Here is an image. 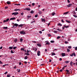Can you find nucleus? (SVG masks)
Wrapping results in <instances>:
<instances>
[{
    "label": "nucleus",
    "mask_w": 77,
    "mask_h": 77,
    "mask_svg": "<svg viewBox=\"0 0 77 77\" xmlns=\"http://www.w3.org/2000/svg\"><path fill=\"white\" fill-rule=\"evenodd\" d=\"M20 34H22L23 35H26V32H24V31H20Z\"/></svg>",
    "instance_id": "f257e3e1"
},
{
    "label": "nucleus",
    "mask_w": 77,
    "mask_h": 77,
    "mask_svg": "<svg viewBox=\"0 0 77 77\" xmlns=\"http://www.w3.org/2000/svg\"><path fill=\"white\" fill-rule=\"evenodd\" d=\"M7 77H11V75H8L7 76Z\"/></svg>",
    "instance_id": "c9c22d12"
},
{
    "label": "nucleus",
    "mask_w": 77,
    "mask_h": 77,
    "mask_svg": "<svg viewBox=\"0 0 77 77\" xmlns=\"http://www.w3.org/2000/svg\"><path fill=\"white\" fill-rule=\"evenodd\" d=\"M71 6H72V4H69V5H67L66 6L68 7V8H70Z\"/></svg>",
    "instance_id": "20e7f679"
},
{
    "label": "nucleus",
    "mask_w": 77,
    "mask_h": 77,
    "mask_svg": "<svg viewBox=\"0 0 77 77\" xmlns=\"http://www.w3.org/2000/svg\"><path fill=\"white\" fill-rule=\"evenodd\" d=\"M14 5H17V6H18V5L19 6H20V4H15Z\"/></svg>",
    "instance_id": "cd10ccee"
},
{
    "label": "nucleus",
    "mask_w": 77,
    "mask_h": 77,
    "mask_svg": "<svg viewBox=\"0 0 77 77\" xmlns=\"http://www.w3.org/2000/svg\"><path fill=\"white\" fill-rule=\"evenodd\" d=\"M32 6H35V3H32Z\"/></svg>",
    "instance_id": "3c124183"
},
{
    "label": "nucleus",
    "mask_w": 77,
    "mask_h": 77,
    "mask_svg": "<svg viewBox=\"0 0 77 77\" xmlns=\"http://www.w3.org/2000/svg\"><path fill=\"white\" fill-rule=\"evenodd\" d=\"M54 33H57V31H55V30H54Z\"/></svg>",
    "instance_id": "ea45409f"
},
{
    "label": "nucleus",
    "mask_w": 77,
    "mask_h": 77,
    "mask_svg": "<svg viewBox=\"0 0 77 77\" xmlns=\"http://www.w3.org/2000/svg\"><path fill=\"white\" fill-rule=\"evenodd\" d=\"M13 48V47H9V49L10 50H12Z\"/></svg>",
    "instance_id": "2eb2a0df"
},
{
    "label": "nucleus",
    "mask_w": 77,
    "mask_h": 77,
    "mask_svg": "<svg viewBox=\"0 0 77 77\" xmlns=\"http://www.w3.org/2000/svg\"><path fill=\"white\" fill-rule=\"evenodd\" d=\"M37 45L38 46V47H41V44H37Z\"/></svg>",
    "instance_id": "a878e982"
},
{
    "label": "nucleus",
    "mask_w": 77,
    "mask_h": 77,
    "mask_svg": "<svg viewBox=\"0 0 77 77\" xmlns=\"http://www.w3.org/2000/svg\"><path fill=\"white\" fill-rule=\"evenodd\" d=\"M67 2L69 3H70V1H69V0H67Z\"/></svg>",
    "instance_id": "864d4df0"
},
{
    "label": "nucleus",
    "mask_w": 77,
    "mask_h": 77,
    "mask_svg": "<svg viewBox=\"0 0 77 77\" xmlns=\"http://www.w3.org/2000/svg\"><path fill=\"white\" fill-rule=\"evenodd\" d=\"M27 53H29V50L27 51Z\"/></svg>",
    "instance_id": "69168bd1"
},
{
    "label": "nucleus",
    "mask_w": 77,
    "mask_h": 77,
    "mask_svg": "<svg viewBox=\"0 0 77 77\" xmlns=\"http://www.w3.org/2000/svg\"><path fill=\"white\" fill-rule=\"evenodd\" d=\"M37 55L38 56H40V51H38L37 52Z\"/></svg>",
    "instance_id": "0eeeda50"
},
{
    "label": "nucleus",
    "mask_w": 77,
    "mask_h": 77,
    "mask_svg": "<svg viewBox=\"0 0 77 77\" xmlns=\"http://www.w3.org/2000/svg\"><path fill=\"white\" fill-rule=\"evenodd\" d=\"M18 26V25L17 23H15L14 24V26H16V27H17Z\"/></svg>",
    "instance_id": "5701e85b"
},
{
    "label": "nucleus",
    "mask_w": 77,
    "mask_h": 77,
    "mask_svg": "<svg viewBox=\"0 0 77 77\" xmlns=\"http://www.w3.org/2000/svg\"><path fill=\"white\" fill-rule=\"evenodd\" d=\"M27 58H28L27 56H26L24 57V59H27Z\"/></svg>",
    "instance_id": "412c9836"
},
{
    "label": "nucleus",
    "mask_w": 77,
    "mask_h": 77,
    "mask_svg": "<svg viewBox=\"0 0 77 77\" xmlns=\"http://www.w3.org/2000/svg\"><path fill=\"white\" fill-rule=\"evenodd\" d=\"M24 63H25V64H27V62L26 61L24 62Z\"/></svg>",
    "instance_id": "4d7b16f0"
},
{
    "label": "nucleus",
    "mask_w": 77,
    "mask_h": 77,
    "mask_svg": "<svg viewBox=\"0 0 77 77\" xmlns=\"http://www.w3.org/2000/svg\"><path fill=\"white\" fill-rule=\"evenodd\" d=\"M41 20H42V22H43V21H44V22L45 23V19H43L42 18L41 19Z\"/></svg>",
    "instance_id": "1a4fd4ad"
},
{
    "label": "nucleus",
    "mask_w": 77,
    "mask_h": 77,
    "mask_svg": "<svg viewBox=\"0 0 77 77\" xmlns=\"http://www.w3.org/2000/svg\"><path fill=\"white\" fill-rule=\"evenodd\" d=\"M48 36L50 37V36H51V35L50 34H48Z\"/></svg>",
    "instance_id": "72a5a7b5"
},
{
    "label": "nucleus",
    "mask_w": 77,
    "mask_h": 77,
    "mask_svg": "<svg viewBox=\"0 0 77 77\" xmlns=\"http://www.w3.org/2000/svg\"><path fill=\"white\" fill-rule=\"evenodd\" d=\"M20 14L21 15H23V12L22 13H21Z\"/></svg>",
    "instance_id": "774afa93"
},
{
    "label": "nucleus",
    "mask_w": 77,
    "mask_h": 77,
    "mask_svg": "<svg viewBox=\"0 0 77 77\" xmlns=\"http://www.w3.org/2000/svg\"><path fill=\"white\" fill-rule=\"evenodd\" d=\"M9 19L8 18L6 20V21H7V22H8V21H9Z\"/></svg>",
    "instance_id": "f704fd0d"
},
{
    "label": "nucleus",
    "mask_w": 77,
    "mask_h": 77,
    "mask_svg": "<svg viewBox=\"0 0 77 77\" xmlns=\"http://www.w3.org/2000/svg\"><path fill=\"white\" fill-rule=\"evenodd\" d=\"M68 48H71V46H68Z\"/></svg>",
    "instance_id": "49530a36"
},
{
    "label": "nucleus",
    "mask_w": 77,
    "mask_h": 77,
    "mask_svg": "<svg viewBox=\"0 0 77 77\" xmlns=\"http://www.w3.org/2000/svg\"><path fill=\"white\" fill-rule=\"evenodd\" d=\"M23 24H20L19 25V27H23Z\"/></svg>",
    "instance_id": "393cba45"
},
{
    "label": "nucleus",
    "mask_w": 77,
    "mask_h": 77,
    "mask_svg": "<svg viewBox=\"0 0 77 77\" xmlns=\"http://www.w3.org/2000/svg\"><path fill=\"white\" fill-rule=\"evenodd\" d=\"M54 15H55V12L53 13L52 14V15L53 16H54Z\"/></svg>",
    "instance_id": "c756f323"
},
{
    "label": "nucleus",
    "mask_w": 77,
    "mask_h": 77,
    "mask_svg": "<svg viewBox=\"0 0 77 77\" xmlns=\"http://www.w3.org/2000/svg\"><path fill=\"white\" fill-rule=\"evenodd\" d=\"M7 73H8V72H6L4 73V74H7Z\"/></svg>",
    "instance_id": "bf43d9fd"
},
{
    "label": "nucleus",
    "mask_w": 77,
    "mask_h": 77,
    "mask_svg": "<svg viewBox=\"0 0 77 77\" xmlns=\"http://www.w3.org/2000/svg\"><path fill=\"white\" fill-rule=\"evenodd\" d=\"M61 22H62V23H64V21H63V19L61 20Z\"/></svg>",
    "instance_id": "5fc2aeb1"
},
{
    "label": "nucleus",
    "mask_w": 77,
    "mask_h": 77,
    "mask_svg": "<svg viewBox=\"0 0 77 77\" xmlns=\"http://www.w3.org/2000/svg\"><path fill=\"white\" fill-rule=\"evenodd\" d=\"M25 54H26V56H29V55H30V54H29V53H25Z\"/></svg>",
    "instance_id": "4468645a"
},
{
    "label": "nucleus",
    "mask_w": 77,
    "mask_h": 77,
    "mask_svg": "<svg viewBox=\"0 0 77 77\" xmlns=\"http://www.w3.org/2000/svg\"><path fill=\"white\" fill-rule=\"evenodd\" d=\"M73 16H74V17H75V18H77V16H76V15H73Z\"/></svg>",
    "instance_id": "e433bc0d"
},
{
    "label": "nucleus",
    "mask_w": 77,
    "mask_h": 77,
    "mask_svg": "<svg viewBox=\"0 0 77 77\" xmlns=\"http://www.w3.org/2000/svg\"><path fill=\"white\" fill-rule=\"evenodd\" d=\"M46 45H50V43L48 42H47L45 44Z\"/></svg>",
    "instance_id": "dca6fc26"
},
{
    "label": "nucleus",
    "mask_w": 77,
    "mask_h": 77,
    "mask_svg": "<svg viewBox=\"0 0 77 77\" xmlns=\"http://www.w3.org/2000/svg\"><path fill=\"white\" fill-rule=\"evenodd\" d=\"M3 29H8V27H3Z\"/></svg>",
    "instance_id": "4be33fe9"
},
{
    "label": "nucleus",
    "mask_w": 77,
    "mask_h": 77,
    "mask_svg": "<svg viewBox=\"0 0 77 77\" xmlns=\"http://www.w3.org/2000/svg\"><path fill=\"white\" fill-rule=\"evenodd\" d=\"M17 48V47H13V49L14 50H15V49H16V48Z\"/></svg>",
    "instance_id": "4c0bfd02"
},
{
    "label": "nucleus",
    "mask_w": 77,
    "mask_h": 77,
    "mask_svg": "<svg viewBox=\"0 0 77 77\" xmlns=\"http://www.w3.org/2000/svg\"><path fill=\"white\" fill-rule=\"evenodd\" d=\"M66 22H67V23H71V21H68L67 20H66Z\"/></svg>",
    "instance_id": "f8f14e48"
},
{
    "label": "nucleus",
    "mask_w": 77,
    "mask_h": 77,
    "mask_svg": "<svg viewBox=\"0 0 77 77\" xmlns=\"http://www.w3.org/2000/svg\"><path fill=\"white\" fill-rule=\"evenodd\" d=\"M14 51H13L12 50H11V53H14Z\"/></svg>",
    "instance_id": "a19ab883"
},
{
    "label": "nucleus",
    "mask_w": 77,
    "mask_h": 77,
    "mask_svg": "<svg viewBox=\"0 0 77 77\" xmlns=\"http://www.w3.org/2000/svg\"><path fill=\"white\" fill-rule=\"evenodd\" d=\"M30 14H33V13H34V11H33L32 10L30 11Z\"/></svg>",
    "instance_id": "b1692460"
},
{
    "label": "nucleus",
    "mask_w": 77,
    "mask_h": 77,
    "mask_svg": "<svg viewBox=\"0 0 77 77\" xmlns=\"http://www.w3.org/2000/svg\"><path fill=\"white\" fill-rule=\"evenodd\" d=\"M72 13L73 14H75V10H74L72 11Z\"/></svg>",
    "instance_id": "aec40b11"
},
{
    "label": "nucleus",
    "mask_w": 77,
    "mask_h": 77,
    "mask_svg": "<svg viewBox=\"0 0 77 77\" xmlns=\"http://www.w3.org/2000/svg\"><path fill=\"white\" fill-rule=\"evenodd\" d=\"M17 41H18V39H16L15 40H14V42L15 43L17 42Z\"/></svg>",
    "instance_id": "a211bd4d"
},
{
    "label": "nucleus",
    "mask_w": 77,
    "mask_h": 77,
    "mask_svg": "<svg viewBox=\"0 0 77 77\" xmlns=\"http://www.w3.org/2000/svg\"><path fill=\"white\" fill-rule=\"evenodd\" d=\"M19 65H21V62H20L19 63Z\"/></svg>",
    "instance_id": "e2e57ef3"
},
{
    "label": "nucleus",
    "mask_w": 77,
    "mask_h": 77,
    "mask_svg": "<svg viewBox=\"0 0 77 77\" xmlns=\"http://www.w3.org/2000/svg\"><path fill=\"white\" fill-rule=\"evenodd\" d=\"M15 17H13V18H11L10 19V21H11V20H15Z\"/></svg>",
    "instance_id": "423d86ee"
},
{
    "label": "nucleus",
    "mask_w": 77,
    "mask_h": 77,
    "mask_svg": "<svg viewBox=\"0 0 77 77\" xmlns=\"http://www.w3.org/2000/svg\"><path fill=\"white\" fill-rule=\"evenodd\" d=\"M24 10H26L27 11H30L31 9L29 8H25Z\"/></svg>",
    "instance_id": "6e6552de"
},
{
    "label": "nucleus",
    "mask_w": 77,
    "mask_h": 77,
    "mask_svg": "<svg viewBox=\"0 0 77 77\" xmlns=\"http://www.w3.org/2000/svg\"><path fill=\"white\" fill-rule=\"evenodd\" d=\"M70 56L72 57L73 56H75V52H73V53H72V54L70 55Z\"/></svg>",
    "instance_id": "f03ea898"
},
{
    "label": "nucleus",
    "mask_w": 77,
    "mask_h": 77,
    "mask_svg": "<svg viewBox=\"0 0 77 77\" xmlns=\"http://www.w3.org/2000/svg\"><path fill=\"white\" fill-rule=\"evenodd\" d=\"M65 53H62L61 54V56H62V57H63L64 56H66Z\"/></svg>",
    "instance_id": "39448f33"
},
{
    "label": "nucleus",
    "mask_w": 77,
    "mask_h": 77,
    "mask_svg": "<svg viewBox=\"0 0 77 77\" xmlns=\"http://www.w3.org/2000/svg\"><path fill=\"white\" fill-rule=\"evenodd\" d=\"M4 23H6V22H7L6 20H4Z\"/></svg>",
    "instance_id": "338daca9"
},
{
    "label": "nucleus",
    "mask_w": 77,
    "mask_h": 77,
    "mask_svg": "<svg viewBox=\"0 0 77 77\" xmlns=\"http://www.w3.org/2000/svg\"><path fill=\"white\" fill-rule=\"evenodd\" d=\"M68 13H69V11L64 13H63V14L64 15H66V14H67Z\"/></svg>",
    "instance_id": "ddd939ff"
},
{
    "label": "nucleus",
    "mask_w": 77,
    "mask_h": 77,
    "mask_svg": "<svg viewBox=\"0 0 77 77\" xmlns=\"http://www.w3.org/2000/svg\"><path fill=\"white\" fill-rule=\"evenodd\" d=\"M39 33H40V34H41L42 33V31H40L39 32Z\"/></svg>",
    "instance_id": "8fccbe9b"
},
{
    "label": "nucleus",
    "mask_w": 77,
    "mask_h": 77,
    "mask_svg": "<svg viewBox=\"0 0 77 77\" xmlns=\"http://www.w3.org/2000/svg\"><path fill=\"white\" fill-rule=\"evenodd\" d=\"M27 17H28V18H31V16H27Z\"/></svg>",
    "instance_id": "37998d69"
},
{
    "label": "nucleus",
    "mask_w": 77,
    "mask_h": 77,
    "mask_svg": "<svg viewBox=\"0 0 77 77\" xmlns=\"http://www.w3.org/2000/svg\"><path fill=\"white\" fill-rule=\"evenodd\" d=\"M14 11H20V9H16L14 10Z\"/></svg>",
    "instance_id": "6ab92c4d"
},
{
    "label": "nucleus",
    "mask_w": 77,
    "mask_h": 77,
    "mask_svg": "<svg viewBox=\"0 0 77 77\" xmlns=\"http://www.w3.org/2000/svg\"><path fill=\"white\" fill-rule=\"evenodd\" d=\"M18 14V12H14L13 13H12V15H17Z\"/></svg>",
    "instance_id": "7ed1b4c3"
},
{
    "label": "nucleus",
    "mask_w": 77,
    "mask_h": 77,
    "mask_svg": "<svg viewBox=\"0 0 77 77\" xmlns=\"http://www.w3.org/2000/svg\"><path fill=\"white\" fill-rule=\"evenodd\" d=\"M32 42H34V43H36V41H32Z\"/></svg>",
    "instance_id": "0e129e2a"
},
{
    "label": "nucleus",
    "mask_w": 77,
    "mask_h": 77,
    "mask_svg": "<svg viewBox=\"0 0 77 77\" xmlns=\"http://www.w3.org/2000/svg\"><path fill=\"white\" fill-rule=\"evenodd\" d=\"M60 36H58V37H57V39H60Z\"/></svg>",
    "instance_id": "de8ad7c7"
},
{
    "label": "nucleus",
    "mask_w": 77,
    "mask_h": 77,
    "mask_svg": "<svg viewBox=\"0 0 77 77\" xmlns=\"http://www.w3.org/2000/svg\"><path fill=\"white\" fill-rule=\"evenodd\" d=\"M51 43H54V41H51Z\"/></svg>",
    "instance_id": "58836bf2"
},
{
    "label": "nucleus",
    "mask_w": 77,
    "mask_h": 77,
    "mask_svg": "<svg viewBox=\"0 0 77 77\" xmlns=\"http://www.w3.org/2000/svg\"><path fill=\"white\" fill-rule=\"evenodd\" d=\"M66 72H67V73H68L69 72V70H66Z\"/></svg>",
    "instance_id": "c03bdc74"
},
{
    "label": "nucleus",
    "mask_w": 77,
    "mask_h": 77,
    "mask_svg": "<svg viewBox=\"0 0 77 77\" xmlns=\"http://www.w3.org/2000/svg\"><path fill=\"white\" fill-rule=\"evenodd\" d=\"M65 44H68V42H66V41H65Z\"/></svg>",
    "instance_id": "a18cd8bd"
},
{
    "label": "nucleus",
    "mask_w": 77,
    "mask_h": 77,
    "mask_svg": "<svg viewBox=\"0 0 77 77\" xmlns=\"http://www.w3.org/2000/svg\"><path fill=\"white\" fill-rule=\"evenodd\" d=\"M18 72H20V69H19L18 71Z\"/></svg>",
    "instance_id": "13d9d810"
},
{
    "label": "nucleus",
    "mask_w": 77,
    "mask_h": 77,
    "mask_svg": "<svg viewBox=\"0 0 77 77\" xmlns=\"http://www.w3.org/2000/svg\"><path fill=\"white\" fill-rule=\"evenodd\" d=\"M57 25L58 26H62V25L60 23H58Z\"/></svg>",
    "instance_id": "f3484780"
},
{
    "label": "nucleus",
    "mask_w": 77,
    "mask_h": 77,
    "mask_svg": "<svg viewBox=\"0 0 77 77\" xmlns=\"http://www.w3.org/2000/svg\"><path fill=\"white\" fill-rule=\"evenodd\" d=\"M59 60H62V58H59Z\"/></svg>",
    "instance_id": "603ef678"
},
{
    "label": "nucleus",
    "mask_w": 77,
    "mask_h": 77,
    "mask_svg": "<svg viewBox=\"0 0 77 77\" xmlns=\"http://www.w3.org/2000/svg\"><path fill=\"white\" fill-rule=\"evenodd\" d=\"M70 65L71 66H72V61H71L70 63Z\"/></svg>",
    "instance_id": "bb28decb"
},
{
    "label": "nucleus",
    "mask_w": 77,
    "mask_h": 77,
    "mask_svg": "<svg viewBox=\"0 0 77 77\" xmlns=\"http://www.w3.org/2000/svg\"><path fill=\"white\" fill-rule=\"evenodd\" d=\"M35 20H34V21H32V22H31V23H33L35 22Z\"/></svg>",
    "instance_id": "680f3d73"
},
{
    "label": "nucleus",
    "mask_w": 77,
    "mask_h": 77,
    "mask_svg": "<svg viewBox=\"0 0 77 77\" xmlns=\"http://www.w3.org/2000/svg\"><path fill=\"white\" fill-rule=\"evenodd\" d=\"M20 42H22V41H23V38H20Z\"/></svg>",
    "instance_id": "2f4dec72"
},
{
    "label": "nucleus",
    "mask_w": 77,
    "mask_h": 77,
    "mask_svg": "<svg viewBox=\"0 0 77 77\" xmlns=\"http://www.w3.org/2000/svg\"><path fill=\"white\" fill-rule=\"evenodd\" d=\"M35 18H36L37 17H38V15L37 14H36L35 15Z\"/></svg>",
    "instance_id": "79ce46f5"
},
{
    "label": "nucleus",
    "mask_w": 77,
    "mask_h": 77,
    "mask_svg": "<svg viewBox=\"0 0 77 77\" xmlns=\"http://www.w3.org/2000/svg\"><path fill=\"white\" fill-rule=\"evenodd\" d=\"M67 51H68V52H69L70 51V50L68 48L67 49Z\"/></svg>",
    "instance_id": "7c9ffc66"
},
{
    "label": "nucleus",
    "mask_w": 77,
    "mask_h": 77,
    "mask_svg": "<svg viewBox=\"0 0 77 77\" xmlns=\"http://www.w3.org/2000/svg\"><path fill=\"white\" fill-rule=\"evenodd\" d=\"M35 48H32L33 50H34V51L35 50Z\"/></svg>",
    "instance_id": "052dcab7"
},
{
    "label": "nucleus",
    "mask_w": 77,
    "mask_h": 77,
    "mask_svg": "<svg viewBox=\"0 0 77 77\" xmlns=\"http://www.w3.org/2000/svg\"><path fill=\"white\" fill-rule=\"evenodd\" d=\"M75 50L76 51L77 50V47H75Z\"/></svg>",
    "instance_id": "09e8293b"
},
{
    "label": "nucleus",
    "mask_w": 77,
    "mask_h": 77,
    "mask_svg": "<svg viewBox=\"0 0 77 77\" xmlns=\"http://www.w3.org/2000/svg\"><path fill=\"white\" fill-rule=\"evenodd\" d=\"M51 55L52 56H54L56 55V54L54 52L51 53Z\"/></svg>",
    "instance_id": "9d476101"
},
{
    "label": "nucleus",
    "mask_w": 77,
    "mask_h": 77,
    "mask_svg": "<svg viewBox=\"0 0 77 77\" xmlns=\"http://www.w3.org/2000/svg\"><path fill=\"white\" fill-rule=\"evenodd\" d=\"M21 51L23 50V51H24V48H22L20 49Z\"/></svg>",
    "instance_id": "473e14b6"
},
{
    "label": "nucleus",
    "mask_w": 77,
    "mask_h": 77,
    "mask_svg": "<svg viewBox=\"0 0 77 77\" xmlns=\"http://www.w3.org/2000/svg\"><path fill=\"white\" fill-rule=\"evenodd\" d=\"M0 64H2L3 63V62H2V61L0 60Z\"/></svg>",
    "instance_id": "6e6d98bb"
},
{
    "label": "nucleus",
    "mask_w": 77,
    "mask_h": 77,
    "mask_svg": "<svg viewBox=\"0 0 77 77\" xmlns=\"http://www.w3.org/2000/svg\"><path fill=\"white\" fill-rule=\"evenodd\" d=\"M65 62L66 63H68L69 62V61H65Z\"/></svg>",
    "instance_id": "c85d7f7f"
},
{
    "label": "nucleus",
    "mask_w": 77,
    "mask_h": 77,
    "mask_svg": "<svg viewBox=\"0 0 77 77\" xmlns=\"http://www.w3.org/2000/svg\"><path fill=\"white\" fill-rule=\"evenodd\" d=\"M7 3L8 5H10V4H11V2H10V1H8L7 2Z\"/></svg>",
    "instance_id": "9b49d317"
}]
</instances>
